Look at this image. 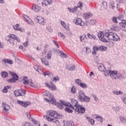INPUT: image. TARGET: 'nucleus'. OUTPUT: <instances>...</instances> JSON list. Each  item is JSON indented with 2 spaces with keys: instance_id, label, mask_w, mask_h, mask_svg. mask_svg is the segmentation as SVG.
I'll use <instances>...</instances> for the list:
<instances>
[{
  "instance_id": "56",
  "label": "nucleus",
  "mask_w": 126,
  "mask_h": 126,
  "mask_svg": "<svg viewBox=\"0 0 126 126\" xmlns=\"http://www.w3.org/2000/svg\"><path fill=\"white\" fill-rule=\"evenodd\" d=\"M14 40H16V41H17V42H20V39L18 38L17 36H15V35H14Z\"/></svg>"
},
{
  "instance_id": "36",
  "label": "nucleus",
  "mask_w": 126,
  "mask_h": 126,
  "mask_svg": "<svg viewBox=\"0 0 126 126\" xmlns=\"http://www.w3.org/2000/svg\"><path fill=\"white\" fill-rule=\"evenodd\" d=\"M32 121L33 124H35L36 126H40V122L35 120V119L32 118Z\"/></svg>"
},
{
  "instance_id": "34",
  "label": "nucleus",
  "mask_w": 126,
  "mask_h": 126,
  "mask_svg": "<svg viewBox=\"0 0 126 126\" xmlns=\"http://www.w3.org/2000/svg\"><path fill=\"white\" fill-rule=\"evenodd\" d=\"M1 75L4 78H6L8 76V73L5 71H3L1 72Z\"/></svg>"
},
{
  "instance_id": "40",
  "label": "nucleus",
  "mask_w": 126,
  "mask_h": 126,
  "mask_svg": "<svg viewBox=\"0 0 126 126\" xmlns=\"http://www.w3.org/2000/svg\"><path fill=\"white\" fill-rule=\"evenodd\" d=\"M67 104H68V105H67L66 107H69V108L75 111V109H76V107H74V106H73V105H71V104H70V103L69 102H67Z\"/></svg>"
},
{
  "instance_id": "2",
  "label": "nucleus",
  "mask_w": 126,
  "mask_h": 126,
  "mask_svg": "<svg viewBox=\"0 0 126 126\" xmlns=\"http://www.w3.org/2000/svg\"><path fill=\"white\" fill-rule=\"evenodd\" d=\"M45 101H47L49 104H52L53 105H55V106H57L60 110H62L63 108V106H65V107H66L67 106H68V104L69 103H66L64 101H61V103L60 102H57V101L56 100V99L54 97H51L49 100L47 99V98H44Z\"/></svg>"
},
{
  "instance_id": "38",
  "label": "nucleus",
  "mask_w": 126,
  "mask_h": 126,
  "mask_svg": "<svg viewBox=\"0 0 126 126\" xmlns=\"http://www.w3.org/2000/svg\"><path fill=\"white\" fill-rule=\"evenodd\" d=\"M110 4L111 6L112 9H115V8H116V6H115V2L114 1H111L110 2Z\"/></svg>"
},
{
  "instance_id": "49",
  "label": "nucleus",
  "mask_w": 126,
  "mask_h": 126,
  "mask_svg": "<svg viewBox=\"0 0 126 126\" xmlns=\"http://www.w3.org/2000/svg\"><path fill=\"white\" fill-rule=\"evenodd\" d=\"M49 89L50 90H52V91H56V90H57V88L56 86H50Z\"/></svg>"
},
{
  "instance_id": "33",
  "label": "nucleus",
  "mask_w": 126,
  "mask_h": 126,
  "mask_svg": "<svg viewBox=\"0 0 126 126\" xmlns=\"http://www.w3.org/2000/svg\"><path fill=\"white\" fill-rule=\"evenodd\" d=\"M41 61L45 65H49V61H47L45 58H41Z\"/></svg>"
},
{
  "instance_id": "16",
  "label": "nucleus",
  "mask_w": 126,
  "mask_h": 126,
  "mask_svg": "<svg viewBox=\"0 0 126 126\" xmlns=\"http://www.w3.org/2000/svg\"><path fill=\"white\" fill-rule=\"evenodd\" d=\"M24 18H25L28 24H30V25H33V24H34L33 21H32V20H31V19H30L27 15H24Z\"/></svg>"
},
{
  "instance_id": "54",
  "label": "nucleus",
  "mask_w": 126,
  "mask_h": 126,
  "mask_svg": "<svg viewBox=\"0 0 126 126\" xmlns=\"http://www.w3.org/2000/svg\"><path fill=\"white\" fill-rule=\"evenodd\" d=\"M102 5H103L104 7H105V8H107V7H108L107 2L105 1H103L102 2Z\"/></svg>"
},
{
  "instance_id": "22",
  "label": "nucleus",
  "mask_w": 126,
  "mask_h": 126,
  "mask_svg": "<svg viewBox=\"0 0 126 126\" xmlns=\"http://www.w3.org/2000/svg\"><path fill=\"white\" fill-rule=\"evenodd\" d=\"M44 119L46 118V120L48 121V122H53V123H57V122H58V120L55 119L51 118L48 116H44Z\"/></svg>"
},
{
  "instance_id": "45",
  "label": "nucleus",
  "mask_w": 126,
  "mask_h": 126,
  "mask_svg": "<svg viewBox=\"0 0 126 126\" xmlns=\"http://www.w3.org/2000/svg\"><path fill=\"white\" fill-rule=\"evenodd\" d=\"M22 126H32V125H31V124L30 123L27 122H24L22 124Z\"/></svg>"
},
{
  "instance_id": "10",
  "label": "nucleus",
  "mask_w": 126,
  "mask_h": 126,
  "mask_svg": "<svg viewBox=\"0 0 126 126\" xmlns=\"http://www.w3.org/2000/svg\"><path fill=\"white\" fill-rule=\"evenodd\" d=\"M73 22L76 25H80V26H84V22L79 18H75L73 20Z\"/></svg>"
},
{
  "instance_id": "39",
  "label": "nucleus",
  "mask_w": 126,
  "mask_h": 126,
  "mask_svg": "<svg viewBox=\"0 0 126 126\" xmlns=\"http://www.w3.org/2000/svg\"><path fill=\"white\" fill-rule=\"evenodd\" d=\"M80 86L82 88H83L84 89H85V88H87V85L84 83H81L80 84Z\"/></svg>"
},
{
  "instance_id": "31",
  "label": "nucleus",
  "mask_w": 126,
  "mask_h": 126,
  "mask_svg": "<svg viewBox=\"0 0 126 126\" xmlns=\"http://www.w3.org/2000/svg\"><path fill=\"white\" fill-rule=\"evenodd\" d=\"M72 105L75 108H76L79 106L78 105V102H77V100H75L74 99L72 100Z\"/></svg>"
},
{
  "instance_id": "28",
  "label": "nucleus",
  "mask_w": 126,
  "mask_h": 126,
  "mask_svg": "<svg viewBox=\"0 0 126 126\" xmlns=\"http://www.w3.org/2000/svg\"><path fill=\"white\" fill-rule=\"evenodd\" d=\"M11 87L10 86H6L4 87L3 89L2 90V93H7L8 92V89H10Z\"/></svg>"
},
{
  "instance_id": "29",
  "label": "nucleus",
  "mask_w": 126,
  "mask_h": 126,
  "mask_svg": "<svg viewBox=\"0 0 126 126\" xmlns=\"http://www.w3.org/2000/svg\"><path fill=\"white\" fill-rule=\"evenodd\" d=\"M98 69L100 70V71H105V66L103 63H99L98 64Z\"/></svg>"
},
{
  "instance_id": "12",
  "label": "nucleus",
  "mask_w": 126,
  "mask_h": 126,
  "mask_svg": "<svg viewBox=\"0 0 126 126\" xmlns=\"http://www.w3.org/2000/svg\"><path fill=\"white\" fill-rule=\"evenodd\" d=\"M85 94L84 93V92L82 91H80L78 93V99L80 101V102H82L83 101V99H84V97H85Z\"/></svg>"
},
{
  "instance_id": "58",
  "label": "nucleus",
  "mask_w": 126,
  "mask_h": 126,
  "mask_svg": "<svg viewBox=\"0 0 126 126\" xmlns=\"http://www.w3.org/2000/svg\"><path fill=\"white\" fill-rule=\"evenodd\" d=\"M78 7H79L80 8H81V7H82V6H83V3H82L81 1H79L78 2Z\"/></svg>"
},
{
  "instance_id": "13",
  "label": "nucleus",
  "mask_w": 126,
  "mask_h": 126,
  "mask_svg": "<svg viewBox=\"0 0 126 126\" xmlns=\"http://www.w3.org/2000/svg\"><path fill=\"white\" fill-rule=\"evenodd\" d=\"M97 36L100 41H102V42H104V43H108V40H106V38H105V37H104V35H103V32H101L98 33Z\"/></svg>"
},
{
  "instance_id": "17",
  "label": "nucleus",
  "mask_w": 126,
  "mask_h": 126,
  "mask_svg": "<svg viewBox=\"0 0 126 126\" xmlns=\"http://www.w3.org/2000/svg\"><path fill=\"white\" fill-rule=\"evenodd\" d=\"M53 3V0H44L42 1L43 6H47V4H52Z\"/></svg>"
},
{
  "instance_id": "57",
  "label": "nucleus",
  "mask_w": 126,
  "mask_h": 126,
  "mask_svg": "<svg viewBox=\"0 0 126 126\" xmlns=\"http://www.w3.org/2000/svg\"><path fill=\"white\" fill-rule=\"evenodd\" d=\"M90 23L91 24H92V25H95V24H96V20H91L90 21Z\"/></svg>"
},
{
  "instance_id": "41",
  "label": "nucleus",
  "mask_w": 126,
  "mask_h": 126,
  "mask_svg": "<svg viewBox=\"0 0 126 126\" xmlns=\"http://www.w3.org/2000/svg\"><path fill=\"white\" fill-rule=\"evenodd\" d=\"M74 126V124L73 123V122L71 121H67L66 122V126Z\"/></svg>"
},
{
  "instance_id": "60",
  "label": "nucleus",
  "mask_w": 126,
  "mask_h": 126,
  "mask_svg": "<svg viewBox=\"0 0 126 126\" xmlns=\"http://www.w3.org/2000/svg\"><path fill=\"white\" fill-rule=\"evenodd\" d=\"M53 42L54 45H55V46H56V47H57L58 48H60V46L59 45V44H58V42H57V41H56L55 40H53Z\"/></svg>"
},
{
  "instance_id": "6",
  "label": "nucleus",
  "mask_w": 126,
  "mask_h": 126,
  "mask_svg": "<svg viewBox=\"0 0 126 126\" xmlns=\"http://www.w3.org/2000/svg\"><path fill=\"white\" fill-rule=\"evenodd\" d=\"M110 40H112V41H114V42L121 41V38H120V36L117 34L116 33H114L112 32V34L109 35Z\"/></svg>"
},
{
  "instance_id": "7",
  "label": "nucleus",
  "mask_w": 126,
  "mask_h": 126,
  "mask_svg": "<svg viewBox=\"0 0 126 126\" xmlns=\"http://www.w3.org/2000/svg\"><path fill=\"white\" fill-rule=\"evenodd\" d=\"M75 112H77L79 114H84L85 113V107L83 105H79L76 107Z\"/></svg>"
},
{
  "instance_id": "52",
  "label": "nucleus",
  "mask_w": 126,
  "mask_h": 126,
  "mask_svg": "<svg viewBox=\"0 0 126 126\" xmlns=\"http://www.w3.org/2000/svg\"><path fill=\"white\" fill-rule=\"evenodd\" d=\"M112 30H113V31H118L119 30V28L116 26H113L111 28Z\"/></svg>"
},
{
  "instance_id": "27",
  "label": "nucleus",
  "mask_w": 126,
  "mask_h": 126,
  "mask_svg": "<svg viewBox=\"0 0 126 126\" xmlns=\"http://www.w3.org/2000/svg\"><path fill=\"white\" fill-rule=\"evenodd\" d=\"M43 95H45V96H48V97H49V99L45 98V99H47L48 100H50L52 97L54 98V95H53V94H51L50 93L48 92L47 91H46V93H43Z\"/></svg>"
},
{
  "instance_id": "55",
  "label": "nucleus",
  "mask_w": 126,
  "mask_h": 126,
  "mask_svg": "<svg viewBox=\"0 0 126 126\" xmlns=\"http://www.w3.org/2000/svg\"><path fill=\"white\" fill-rule=\"evenodd\" d=\"M27 117L29 120H31L32 118H31V115H30V113L29 112L26 113Z\"/></svg>"
},
{
  "instance_id": "44",
  "label": "nucleus",
  "mask_w": 126,
  "mask_h": 126,
  "mask_svg": "<svg viewBox=\"0 0 126 126\" xmlns=\"http://www.w3.org/2000/svg\"><path fill=\"white\" fill-rule=\"evenodd\" d=\"M48 60H51L52 59V52L49 51L47 54Z\"/></svg>"
},
{
  "instance_id": "61",
  "label": "nucleus",
  "mask_w": 126,
  "mask_h": 126,
  "mask_svg": "<svg viewBox=\"0 0 126 126\" xmlns=\"http://www.w3.org/2000/svg\"><path fill=\"white\" fill-rule=\"evenodd\" d=\"M7 63H8V64H13V61L10 60V59H8V62Z\"/></svg>"
},
{
  "instance_id": "14",
  "label": "nucleus",
  "mask_w": 126,
  "mask_h": 126,
  "mask_svg": "<svg viewBox=\"0 0 126 126\" xmlns=\"http://www.w3.org/2000/svg\"><path fill=\"white\" fill-rule=\"evenodd\" d=\"M23 84H25V85H27V84H29V85H31L32 87H36V85H34L32 79L24 80L23 81Z\"/></svg>"
},
{
  "instance_id": "53",
  "label": "nucleus",
  "mask_w": 126,
  "mask_h": 126,
  "mask_svg": "<svg viewBox=\"0 0 126 126\" xmlns=\"http://www.w3.org/2000/svg\"><path fill=\"white\" fill-rule=\"evenodd\" d=\"M60 80V78L59 76H57L53 78V81H59Z\"/></svg>"
},
{
  "instance_id": "47",
  "label": "nucleus",
  "mask_w": 126,
  "mask_h": 126,
  "mask_svg": "<svg viewBox=\"0 0 126 126\" xmlns=\"http://www.w3.org/2000/svg\"><path fill=\"white\" fill-rule=\"evenodd\" d=\"M112 32H106V33H104V36H105L106 37H107L108 38V39H109V40H110V35H112Z\"/></svg>"
},
{
  "instance_id": "50",
  "label": "nucleus",
  "mask_w": 126,
  "mask_h": 126,
  "mask_svg": "<svg viewBox=\"0 0 126 126\" xmlns=\"http://www.w3.org/2000/svg\"><path fill=\"white\" fill-rule=\"evenodd\" d=\"M76 84H78V85H80V84L81 83V80L79 79H76L75 80Z\"/></svg>"
},
{
  "instance_id": "9",
  "label": "nucleus",
  "mask_w": 126,
  "mask_h": 126,
  "mask_svg": "<svg viewBox=\"0 0 126 126\" xmlns=\"http://www.w3.org/2000/svg\"><path fill=\"white\" fill-rule=\"evenodd\" d=\"M14 35L10 34V35L6 36L5 38L6 41H7V42H9L12 46L14 45Z\"/></svg>"
},
{
  "instance_id": "30",
  "label": "nucleus",
  "mask_w": 126,
  "mask_h": 126,
  "mask_svg": "<svg viewBox=\"0 0 126 126\" xmlns=\"http://www.w3.org/2000/svg\"><path fill=\"white\" fill-rule=\"evenodd\" d=\"M91 99L90 97L88 96H87L86 95H85V97L83 99V101L82 102H86L87 103H89L90 102Z\"/></svg>"
},
{
  "instance_id": "42",
  "label": "nucleus",
  "mask_w": 126,
  "mask_h": 126,
  "mask_svg": "<svg viewBox=\"0 0 126 126\" xmlns=\"http://www.w3.org/2000/svg\"><path fill=\"white\" fill-rule=\"evenodd\" d=\"M8 82H9V83H14L16 82V79H14V78H12L8 80Z\"/></svg>"
},
{
  "instance_id": "15",
  "label": "nucleus",
  "mask_w": 126,
  "mask_h": 126,
  "mask_svg": "<svg viewBox=\"0 0 126 126\" xmlns=\"http://www.w3.org/2000/svg\"><path fill=\"white\" fill-rule=\"evenodd\" d=\"M117 3L116 5V8L119 11L120 9H121V6L122 4H125L126 3L125 0H117Z\"/></svg>"
},
{
  "instance_id": "21",
  "label": "nucleus",
  "mask_w": 126,
  "mask_h": 126,
  "mask_svg": "<svg viewBox=\"0 0 126 126\" xmlns=\"http://www.w3.org/2000/svg\"><path fill=\"white\" fill-rule=\"evenodd\" d=\"M94 51L92 52L93 55H96L97 54L96 52L100 51V46H97L96 45L93 47Z\"/></svg>"
},
{
  "instance_id": "46",
  "label": "nucleus",
  "mask_w": 126,
  "mask_h": 126,
  "mask_svg": "<svg viewBox=\"0 0 126 126\" xmlns=\"http://www.w3.org/2000/svg\"><path fill=\"white\" fill-rule=\"evenodd\" d=\"M65 112H67V113H70V114L72 113V110L68 107H66L65 108Z\"/></svg>"
},
{
  "instance_id": "23",
  "label": "nucleus",
  "mask_w": 126,
  "mask_h": 126,
  "mask_svg": "<svg viewBox=\"0 0 126 126\" xmlns=\"http://www.w3.org/2000/svg\"><path fill=\"white\" fill-rule=\"evenodd\" d=\"M97 116V115H94L93 117L94 118H95V119L97 120V121H98V122H100V123H103V117H102V116Z\"/></svg>"
},
{
  "instance_id": "1",
  "label": "nucleus",
  "mask_w": 126,
  "mask_h": 126,
  "mask_svg": "<svg viewBox=\"0 0 126 126\" xmlns=\"http://www.w3.org/2000/svg\"><path fill=\"white\" fill-rule=\"evenodd\" d=\"M106 73H107V75H109L113 80H117V79L122 80V79H125V75L121 72H119L117 70L108 69L106 71L105 74Z\"/></svg>"
},
{
  "instance_id": "26",
  "label": "nucleus",
  "mask_w": 126,
  "mask_h": 126,
  "mask_svg": "<svg viewBox=\"0 0 126 126\" xmlns=\"http://www.w3.org/2000/svg\"><path fill=\"white\" fill-rule=\"evenodd\" d=\"M93 14L91 13H86L83 14V17L85 19H88V18H90L92 16Z\"/></svg>"
},
{
  "instance_id": "19",
  "label": "nucleus",
  "mask_w": 126,
  "mask_h": 126,
  "mask_svg": "<svg viewBox=\"0 0 126 126\" xmlns=\"http://www.w3.org/2000/svg\"><path fill=\"white\" fill-rule=\"evenodd\" d=\"M32 9L35 12H39L41 10V7L38 5L34 4L32 6Z\"/></svg>"
},
{
  "instance_id": "37",
  "label": "nucleus",
  "mask_w": 126,
  "mask_h": 126,
  "mask_svg": "<svg viewBox=\"0 0 126 126\" xmlns=\"http://www.w3.org/2000/svg\"><path fill=\"white\" fill-rule=\"evenodd\" d=\"M113 94H114V95H121V94H123V92L119 91H113Z\"/></svg>"
},
{
  "instance_id": "25",
  "label": "nucleus",
  "mask_w": 126,
  "mask_h": 126,
  "mask_svg": "<svg viewBox=\"0 0 126 126\" xmlns=\"http://www.w3.org/2000/svg\"><path fill=\"white\" fill-rule=\"evenodd\" d=\"M10 74L12 75V78H14V79H16L15 81H17V80H18L19 77H18V75L16 74V73L13 72H10Z\"/></svg>"
},
{
  "instance_id": "3",
  "label": "nucleus",
  "mask_w": 126,
  "mask_h": 126,
  "mask_svg": "<svg viewBox=\"0 0 126 126\" xmlns=\"http://www.w3.org/2000/svg\"><path fill=\"white\" fill-rule=\"evenodd\" d=\"M47 114L48 117H51V118H53L54 119H63V115L61 114V113H58L56 111L53 110H49L47 112Z\"/></svg>"
},
{
  "instance_id": "18",
  "label": "nucleus",
  "mask_w": 126,
  "mask_h": 126,
  "mask_svg": "<svg viewBox=\"0 0 126 126\" xmlns=\"http://www.w3.org/2000/svg\"><path fill=\"white\" fill-rule=\"evenodd\" d=\"M2 104V107L3 108V111H5L7 113H8V110L10 109L9 105L5 103H3Z\"/></svg>"
},
{
  "instance_id": "20",
  "label": "nucleus",
  "mask_w": 126,
  "mask_h": 126,
  "mask_svg": "<svg viewBox=\"0 0 126 126\" xmlns=\"http://www.w3.org/2000/svg\"><path fill=\"white\" fill-rule=\"evenodd\" d=\"M13 28H14L15 30L20 31V32H23L24 31V29L19 28V24H17L15 26H13Z\"/></svg>"
},
{
  "instance_id": "43",
  "label": "nucleus",
  "mask_w": 126,
  "mask_h": 126,
  "mask_svg": "<svg viewBox=\"0 0 126 126\" xmlns=\"http://www.w3.org/2000/svg\"><path fill=\"white\" fill-rule=\"evenodd\" d=\"M71 92L73 94H75L76 93V90L75 89V87L72 86L71 89Z\"/></svg>"
},
{
  "instance_id": "48",
  "label": "nucleus",
  "mask_w": 126,
  "mask_h": 126,
  "mask_svg": "<svg viewBox=\"0 0 126 126\" xmlns=\"http://www.w3.org/2000/svg\"><path fill=\"white\" fill-rule=\"evenodd\" d=\"M120 119L121 122H123L125 124H126V117H120Z\"/></svg>"
},
{
  "instance_id": "35",
  "label": "nucleus",
  "mask_w": 126,
  "mask_h": 126,
  "mask_svg": "<svg viewBox=\"0 0 126 126\" xmlns=\"http://www.w3.org/2000/svg\"><path fill=\"white\" fill-rule=\"evenodd\" d=\"M99 51H101V52H105V51H107V47L101 45L99 46Z\"/></svg>"
},
{
  "instance_id": "51",
  "label": "nucleus",
  "mask_w": 126,
  "mask_h": 126,
  "mask_svg": "<svg viewBox=\"0 0 126 126\" xmlns=\"http://www.w3.org/2000/svg\"><path fill=\"white\" fill-rule=\"evenodd\" d=\"M59 36H60V37H62L63 40H64L65 36L62 33V32H58Z\"/></svg>"
},
{
  "instance_id": "4",
  "label": "nucleus",
  "mask_w": 126,
  "mask_h": 126,
  "mask_svg": "<svg viewBox=\"0 0 126 126\" xmlns=\"http://www.w3.org/2000/svg\"><path fill=\"white\" fill-rule=\"evenodd\" d=\"M118 21H122V22H120L119 24L121 27L123 28V31H125L126 32V22L124 20V16L123 15H120L117 17Z\"/></svg>"
},
{
  "instance_id": "11",
  "label": "nucleus",
  "mask_w": 126,
  "mask_h": 126,
  "mask_svg": "<svg viewBox=\"0 0 126 126\" xmlns=\"http://www.w3.org/2000/svg\"><path fill=\"white\" fill-rule=\"evenodd\" d=\"M36 20L40 25H46V19L45 18L41 16H37Z\"/></svg>"
},
{
  "instance_id": "64",
  "label": "nucleus",
  "mask_w": 126,
  "mask_h": 126,
  "mask_svg": "<svg viewBox=\"0 0 126 126\" xmlns=\"http://www.w3.org/2000/svg\"><path fill=\"white\" fill-rule=\"evenodd\" d=\"M87 35L89 39H93V35H91L90 33H87Z\"/></svg>"
},
{
  "instance_id": "63",
  "label": "nucleus",
  "mask_w": 126,
  "mask_h": 126,
  "mask_svg": "<svg viewBox=\"0 0 126 126\" xmlns=\"http://www.w3.org/2000/svg\"><path fill=\"white\" fill-rule=\"evenodd\" d=\"M43 75L44 76H46L47 75L49 76V75H51V73H50V72H45L44 73H43Z\"/></svg>"
},
{
  "instance_id": "62",
  "label": "nucleus",
  "mask_w": 126,
  "mask_h": 126,
  "mask_svg": "<svg viewBox=\"0 0 126 126\" xmlns=\"http://www.w3.org/2000/svg\"><path fill=\"white\" fill-rule=\"evenodd\" d=\"M68 9L69 11V12H72V13H73V12H75L74 9H73V8L68 7Z\"/></svg>"
},
{
  "instance_id": "8",
  "label": "nucleus",
  "mask_w": 126,
  "mask_h": 126,
  "mask_svg": "<svg viewBox=\"0 0 126 126\" xmlns=\"http://www.w3.org/2000/svg\"><path fill=\"white\" fill-rule=\"evenodd\" d=\"M17 104L20 105V106H22V107H24V108H26L28 107V106H30L31 105V102L30 101H23L21 100H18L17 101Z\"/></svg>"
},
{
  "instance_id": "5",
  "label": "nucleus",
  "mask_w": 126,
  "mask_h": 126,
  "mask_svg": "<svg viewBox=\"0 0 126 126\" xmlns=\"http://www.w3.org/2000/svg\"><path fill=\"white\" fill-rule=\"evenodd\" d=\"M14 94L16 97H19V96H25L26 92L25 90L21 89L14 91Z\"/></svg>"
},
{
  "instance_id": "24",
  "label": "nucleus",
  "mask_w": 126,
  "mask_h": 126,
  "mask_svg": "<svg viewBox=\"0 0 126 126\" xmlns=\"http://www.w3.org/2000/svg\"><path fill=\"white\" fill-rule=\"evenodd\" d=\"M80 39L81 42H82V43H86V42H87V37L86 35L80 36Z\"/></svg>"
},
{
  "instance_id": "59",
  "label": "nucleus",
  "mask_w": 126,
  "mask_h": 126,
  "mask_svg": "<svg viewBox=\"0 0 126 126\" xmlns=\"http://www.w3.org/2000/svg\"><path fill=\"white\" fill-rule=\"evenodd\" d=\"M112 20H113V22H115V23H118V22H118V18H117V17H113L112 18Z\"/></svg>"
},
{
  "instance_id": "32",
  "label": "nucleus",
  "mask_w": 126,
  "mask_h": 126,
  "mask_svg": "<svg viewBox=\"0 0 126 126\" xmlns=\"http://www.w3.org/2000/svg\"><path fill=\"white\" fill-rule=\"evenodd\" d=\"M86 119L87 120V121H88L89 122V123H90L91 125H92V126L94 125V124H95V121L94 120V119H90L89 117H86Z\"/></svg>"
}]
</instances>
